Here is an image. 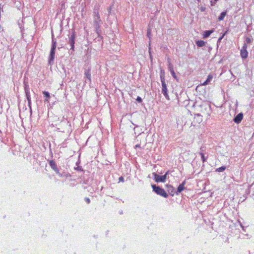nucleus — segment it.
<instances>
[{"label": "nucleus", "mask_w": 254, "mask_h": 254, "mask_svg": "<svg viewBox=\"0 0 254 254\" xmlns=\"http://www.w3.org/2000/svg\"><path fill=\"white\" fill-rule=\"evenodd\" d=\"M151 187L153 189V190L158 195H159L165 198H167L168 197L167 193L163 189H162L159 186H156L155 185H151Z\"/></svg>", "instance_id": "obj_1"}, {"label": "nucleus", "mask_w": 254, "mask_h": 254, "mask_svg": "<svg viewBox=\"0 0 254 254\" xmlns=\"http://www.w3.org/2000/svg\"><path fill=\"white\" fill-rule=\"evenodd\" d=\"M161 81L162 83V92L168 100H170V97L168 93V90L167 88V85L165 83V78L163 75H161Z\"/></svg>", "instance_id": "obj_2"}, {"label": "nucleus", "mask_w": 254, "mask_h": 254, "mask_svg": "<svg viewBox=\"0 0 254 254\" xmlns=\"http://www.w3.org/2000/svg\"><path fill=\"white\" fill-rule=\"evenodd\" d=\"M52 48L51 49L50 54V59L49 61V63L50 64H51V62L53 61L54 58H55V50L57 47V42L55 40L53 39V35H52Z\"/></svg>", "instance_id": "obj_3"}, {"label": "nucleus", "mask_w": 254, "mask_h": 254, "mask_svg": "<svg viewBox=\"0 0 254 254\" xmlns=\"http://www.w3.org/2000/svg\"><path fill=\"white\" fill-rule=\"evenodd\" d=\"M169 172H167L163 176H159L155 173H153L154 179L156 182H163L164 183L166 181L167 176Z\"/></svg>", "instance_id": "obj_4"}, {"label": "nucleus", "mask_w": 254, "mask_h": 254, "mask_svg": "<svg viewBox=\"0 0 254 254\" xmlns=\"http://www.w3.org/2000/svg\"><path fill=\"white\" fill-rule=\"evenodd\" d=\"M247 45L245 43L241 50V57L242 59H246L248 56V52L247 50Z\"/></svg>", "instance_id": "obj_5"}, {"label": "nucleus", "mask_w": 254, "mask_h": 254, "mask_svg": "<svg viewBox=\"0 0 254 254\" xmlns=\"http://www.w3.org/2000/svg\"><path fill=\"white\" fill-rule=\"evenodd\" d=\"M243 118V114L242 113L238 114L234 119V121L237 123L239 124L241 122Z\"/></svg>", "instance_id": "obj_6"}, {"label": "nucleus", "mask_w": 254, "mask_h": 254, "mask_svg": "<svg viewBox=\"0 0 254 254\" xmlns=\"http://www.w3.org/2000/svg\"><path fill=\"white\" fill-rule=\"evenodd\" d=\"M94 23L96 24H98L101 21V20L100 19V14L98 12H94Z\"/></svg>", "instance_id": "obj_7"}, {"label": "nucleus", "mask_w": 254, "mask_h": 254, "mask_svg": "<svg viewBox=\"0 0 254 254\" xmlns=\"http://www.w3.org/2000/svg\"><path fill=\"white\" fill-rule=\"evenodd\" d=\"M49 165L57 173H59V171L57 168V165L55 161L51 160L49 161Z\"/></svg>", "instance_id": "obj_8"}, {"label": "nucleus", "mask_w": 254, "mask_h": 254, "mask_svg": "<svg viewBox=\"0 0 254 254\" xmlns=\"http://www.w3.org/2000/svg\"><path fill=\"white\" fill-rule=\"evenodd\" d=\"M75 32H73L72 33V35L71 36L70 39H69V42L71 46V49H73L74 47V39H75Z\"/></svg>", "instance_id": "obj_9"}, {"label": "nucleus", "mask_w": 254, "mask_h": 254, "mask_svg": "<svg viewBox=\"0 0 254 254\" xmlns=\"http://www.w3.org/2000/svg\"><path fill=\"white\" fill-rule=\"evenodd\" d=\"M166 187L167 188V190L170 193V194L172 196H174L175 193V189L174 187L170 185H167Z\"/></svg>", "instance_id": "obj_10"}, {"label": "nucleus", "mask_w": 254, "mask_h": 254, "mask_svg": "<svg viewBox=\"0 0 254 254\" xmlns=\"http://www.w3.org/2000/svg\"><path fill=\"white\" fill-rule=\"evenodd\" d=\"M186 184V181H184L181 184H180L177 188V192H181L185 189V185Z\"/></svg>", "instance_id": "obj_11"}, {"label": "nucleus", "mask_w": 254, "mask_h": 254, "mask_svg": "<svg viewBox=\"0 0 254 254\" xmlns=\"http://www.w3.org/2000/svg\"><path fill=\"white\" fill-rule=\"evenodd\" d=\"M214 30H211L204 31L203 34V38H206L208 37L210 35L214 32Z\"/></svg>", "instance_id": "obj_12"}, {"label": "nucleus", "mask_w": 254, "mask_h": 254, "mask_svg": "<svg viewBox=\"0 0 254 254\" xmlns=\"http://www.w3.org/2000/svg\"><path fill=\"white\" fill-rule=\"evenodd\" d=\"M44 97L46 98L45 102H49V99L50 98V95L48 92L44 91L43 92Z\"/></svg>", "instance_id": "obj_13"}, {"label": "nucleus", "mask_w": 254, "mask_h": 254, "mask_svg": "<svg viewBox=\"0 0 254 254\" xmlns=\"http://www.w3.org/2000/svg\"><path fill=\"white\" fill-rule=\"evenodd\" d=\"M86 77L90 81H91V74L90 69L86 70L84 73Z\"/></svg>", "instance_id": "obj_14"}, {"label": "nucleus", "mask_w": 254, "mask_h": 254, "mask_svg": "<svg viewBox=\"0 0 254 254\" xmlns=\"http://www.w3.org/2000/svg\"><path fill=\"white\" fill-rule=\"evenodd\" d=\"M196 44L198 47H201L205 45V42L203 40H198L196 41Z\"/></svg>", "instance_id": "obj_15"}, {"label": "nucleus", "mask_w": 254, "mask_h": 254, "mask_svg": "<svg viewBox=\"0 0 254 254\" xmlns=\"http://www.w3.org/2000/svg\"><path fill=\"white\" fill-rule=\"evenodd\" d=\"M226 12H222L220 15L218 17V20L219 21H222L224 19V18H225V17L226 16Z\"/></svg>", "instance_id": "obj_16"}, {"label": "nucleus", "mask_w": 254, "mask_h": 254, "mask_svg": "<svg viewBox=\"0 0 254 254\" xmlns=\"http://www.w3.org/2000/svg\"><path fill=\"white\" fill-rule=\"evenodd\" d=\"M226 169V167L222 166L216 169V171L218 172H221L224 171Z\"/></svg>", "instance_id": "obj_17"}, {"label": "nucleus", "mask_w": 254, "mask_h": 254, "mask_svg": "<svg viewBox=\"0 0 254 254\" xmlns=\"http://www.w3.org/2000/svg\"><path fill=\"white\" fill-rule=\"evenodd\" d=\"M199 155L201 156V160L202 161L203 163H204L206 162V158L205 157V156H204V153H202V152H200L199 153Z\"/></svg>", "instance_id": "obj_18"}, {"label": "nucleus", "mask_w": 254, "mask_h": 254, "mask_svg": "<svg viewBox=\"0 0 254 254\" xmlns=\"http://www.w3.org/2000/svg\"><path fill=\"white\" fill-rule=\"evenodd\" d=\"M26 95L27 96V99L29 102V103H30L31 99L29 95V92L28 90H26Z\"/></svg>", "instance_id": "obj_19"}, {"label": "nucleus", "mask_w": 254, "mask_h": 254, "mask_svg": "<svg viewBox=\"0 0 254 254\" xmlns=\"http://www.w3.org/2000/svg\"><path fill=\"white\" fill-rule=\"evenodd\" d=\"M213 78V76L211 74H209L208 77H207V79L206 80H207V82H208L209 83L210 82V81L212 80V79Z\"/></svg>", "instance_id": "obj_20"}, {"label": "nucleus", "mask_w": 254, "mask_h": 254, "mask_svg": "<svg viewBox=\"0 0 254 254\" xmlns=\"http://www.w3.org/2000/svg\"><path fill=\"white\" fill-rule=\"evenodd\" d=\"M171 73L172 75V76H173L175 79H176V78H177V76H176V74H175V73L174 70H171Z\"/></svg>", "instance_id": "obj_21"}, {"label": "nucleus", "mask_w": 254, "mask_h": 254, "mask_svg": "<svg viewBox=\"0 0 254 254\" xmlns=\"http://www.w3.org/2000/svg\"><path fill=\"white\" fill-rule=\"evenodd\" d=\"M169 69L170 71V72H171V70H174L173 66L170 62H169Z\"/></svg>", "instance_id": "obj_22"}, {"label": "nucleus", "mask_w": 254, "mask_h": 254, "mask_svg": "<svg viewBox=\"0 0 254 254\" xmlns=\"http://www.w3.org/2000/svg\"><path fill=\"white\" fill-rule=\"evenodd\" d=\"M246 41L247 43H251L252 42V40L250 37H247L246 39Z\"/></svg>", "instance_id": "obj_23"}, {"label": "nucleus", "mask_w": 254, "mask_h": 254, "mask_svg": "<svg viewBox=\"0 0 254 254\" xmlns=\"http://www.w3.org/2000/svg\"><path fill=\"white\" fill-rule=\"evenodd\" d=\"M136 100L139 103H141L142 101V99L139 96L137 97Z\"/></svg>", "instance_id": "obj_24"}, {"label": "nucleus", "mask_w": 254, "mask_h": 254, "mask_svg": "<svg viewBox=\"0 0 254 254\" xmlns=\"http://www.w3.org/2000/svg\"><path fill=\"white\" fill-rule=\"evenodd\" d=\"M150 34H151V30L150 29H148L147 30V36L150 38Z\"/></svg>", "instance_id": "obj_25"}, {"label": "nucleus", "mask_w": 254, "mask_h": 254, "mask_svg": "<svg viewBox=\"0 0 254 254\" xmlns=\"http://www.w3.org/2000/svg\"><path fill=\"white\" fill-rule=\"evenodd\" d=\"M85 200L88 204L90 203V199L88 197H86Z\"/></svg>", "instance_id": "obj_26"}, {"label": "nucleus", "mask_w": 254, "mask_h": 254, "mask_svg": "<svg viewBox=\"0 0 254 254\" xmlns=\"http://www.w3.org/2000/svg\"><path fill=\"white\" fill-rule=\"evenodd\" d=\"M226 33V32H225L222 35L221 37H220L219 39H218V41H220L222 39V38L224 37V36L225 35Z\"/></svg>", "instance_id": "obj_27"}, {"label": "nucleus", "mask_w": 254, "mask_h": 254, "mask_svg": "<svg viewBox=\"0 0 254 254\" xmlns=\"http://www.w3.org/2000/svg\"><path fill=\"white\" fill-rule=\"evenodd\" d=\"M209 82L207 81V80H206L205 81H204L203 83L201 84L202 85H206L207 84H208Z\"/></svg>", "instance_id": "obj_28"}, {"label": "nucleus", "mask_w": 254, "mask_h": 254, "mask_svg": "<svg viewBox=\"0 0 254 254\" xmlns=\"http://www.w3.org/2000/svg\"><path fill=\"white\" fill-rule=\"evenodd\" d=\"M209 82L207 81V80H206L205 81H204L203 83L201 84L202 85H206L207 84H208Z\"/></svg>", "instance_id": "obj_29"}, {"label": "nucleus", "mask_w": 254, "mask_h": 254, "mask_svg": "<svg viewBox=\"0 0 254 254\" xmlns=\"http://www.w3.org/2000/svg\"><path fill=\"white\" fill-rule=\"evenodd\" d=\"M119 181H124V178L123 177H121L119 178Z\"/></svg>", "instance_id": "obj_30"}, {"label": "nucleus", "mask_w": 254, "mask_h": 254, "mask_svg": "<svg viewBox=\"0 0 254 254\" xmlns=\"http://www.w3.org/2000/svg\"><path fill=\"white\" fill-rule=\"evenodd\" d=\"M140 147V145L139 144H137L135 145V148H137V147Z\"/></svg>", "instance_id": "obj_31"}, {"label": "nucleus", "mask_w": 254, "mask_h": 254, "mask_svg": "<svg viewBox=\"0 0 254 254\" xmlns=\"http://www.w3.org/2000/svg\"><path fill=\"white\" fill-rule=\"evenodd\" d=\"M198 1H199L200 0H197Z\"/></svg>", "instance_id": "obj_32"}]
</instances>
